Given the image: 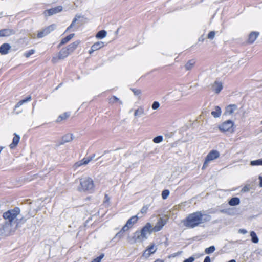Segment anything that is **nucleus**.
I'll return each instance as SVG.
<instances>
[{
	"label": "nucleus",
	"mask_w": 262,
	"mask_h": 262,
	"mask_svg": "<svg viewBox=\"0 0 262 262\" xmlns=\"http://www.w3.org/2000/svg\"><path fill=\"white\" fill-rule=\"evenodd\" d=\"M211 219V216L210 215L197 211L190 214L183 221V223L185 226L193 228L201 224L210 221Z\"/></svg>",
	"instance_id": "obj_1"
},
{
	"label": "nucleus",
	"mask_w": 262,
	"mask_h": 262,
	"mask_svg": "<svg viewBox=\"0 0 262 262\" xmlns=\"http://www.w3.org/2000/svg\"><path fill=\"white\" fill-rule=\"evenodd\" d=\"M153 231L152 226L150 223H147L140 231L137 230L132 237L134 243L141 242L143 239H147V235L150 234Z\"/></svg>",
	"instance_id": "obj_2"
},
{
	"label": "nucleus",
	"mask_w": 262,
	"mask_h": 262,
	"mask_svg": "<svg viewBox=\"0 0 262 262\" xmlns=\"http://www.w3.org/2000/svg\"><path fill=\"white\" fill-rule=\"evenodd\" d=\"M80 186L78 189L80 191H88L92 192L94 190V181L89 177L82 178L80 180Z\"/></svg>",
	"instance_id": "obj_3"
},
{
	"label": "nucleus",
	"mask_w": 262,
	"mask_h": 262,
	"mask_svg": "<svg viewBox=\"0 0 262 262\" xmlns=\"http://www.w3.org/2000/svg\"><path fill=\"white\" fill-rule=\"evenodd\" d=\"M140 213H138L137 215L132 216L126 222L125 225L122 228L121 230L118 232L116 237H118L121 238L123 236L124 232L128 231L129 229H130L137 222L138 218L141 217V216H138Z\"/></svg>",
	"instance_id": "obj_4"
},
{
	"label": "nucleus",
	"mask_w": 262,
	"mask_h": 262,
	"mask_svg": "<svg viewBox=\"0 0 262 262\" xmlns=\"http://www.w3.org/2000/svg\"><path fill=\"white\" fill-rule=\"evenodd\" d=\"M20 210L18 207H15L13 209H10L3 213V216L6 222L13 224L15 222L17 216L19 214Z\"/></svg>",
	"instance_id": "obj_5"
},
{
	"label": "nucleus",
	"mask_w": 262,
	"mask_h": 262,
	"mask_svg": "<svg viewBox=\"0 0 262 262\" xmlns=\"http://www.w3.org/2000/svg\"><path fill=\"white\" fill-rule=\"evenodd\" d=\"M220 156V152L216 150H211L207 155V156L205 158V161L203 163V165L202 166V169H205L206 168L209 163L212 161L214 160H215L219 158Z\"/></svg>",
	"instance_id": "obj_6"
},
{
	"label": "nucleus",
	"mask_w": 262,
	"mask_h": 262,
	"mask_svg": "<svg viewBox=\"0 0 262 262\" xmlns=\"http://www.w3.org/2000/svg\"><path fill=\"white\" fill-rule=\"evenodd\" d=\"M233 125L234 122L230 120H228L219 125L218 128L222 132H229L232 133L233 132Z\"/></svg>",
	"instance_id": "obj_7"
},
{
	"label": "nucleus",
	"mask_w": 262,
	"mask_h": 262,
	"mask_svg": "<svg viewBox=\"0 0 262 262\" xmlns=\"http://www.w3.org/2000/svg\"><path fill=\"white\" fill-rule=\"evenodd\" d=\"M13 224L10 223L5 222L1 225L0 227V235L8 236L12 231V226Z\"/></svg>",
	"instance_id": "obj_8"
},
{
	"label": "nucleus",
	"mask_w": 262,
	"mask_h": 262,
	"mask_svg": "<svg viewBox=\"0 0 262 262\" xmlns=\"http://www.w3.org/2000/svg\"><path fill=\"white\" fill-rule=\"evenodd\" d=\"M67 48H62L58 53L56 57H53L52 59V61L53 63H56L58 60L63 59L67 57L70 54Z\"/></svg>",
	"instance_id": "obj_9"
},
{
	"label": "nucleus",
	"mask_w": 262,
	"mask_h": 262,
	"mask_svg": "<svg viewBox=\"0 0 262 262\" xmlns=\"http://www.w3.org/2000/svg\"><path fill=\"white\" fill-rule=\"evenodd\" d=\"M56 28L55 24H52L46 28L43 29L38 32L37 37L39 38H42L49 34H50L51 32H52Z\"/></svg>",
	"instance_id": "obj_10"
},
{
	"label": "nucleus",
	"mask_w": 262,
	"mask_h": 262,
	"mask_svg": "<svg viewBox=\"0 0 262 262\" xmlns=\"http://www.w3.org/2000/svg\"><path fill=\"white\" fill-rule=\"evenodd\" d=\"M95 156V154H93L92 156L88 158H84L80 161L77 162L74 165L75 168L80 167L82 165H86L88 164Z\"/></svg>",
	"instance_id": "obj_11"
},
{
	"label": "nucleus",
	"mask_w": 262,
	"mask_h": 262,
	"mask_svg": "<svg viewBox=\"0 0 262 262\" xmlns=\"http://www.w3.org/2000/svg\"><path fill=\"white\" fill-rule=\"evenodd\" d=\"M62 10V7L61 6H58L54 8H51L47 10L44 12V13L46 15L51 16L53 14H56L58 12H61Z\"/></svg>",
	"instance_id": "obj_12"
},
{
	"label": "nucleus",
	"mask_w": 262,
	"mask_h": 262,
	"mask_svg": "<svg viewBox=\"0 0 262 262\" xmlns=\"http://www.w3.org/2000/svg\"><path fill=\"white\" fill-rule=\"evenodd\" d=\"M165 224L166 221L162 218H160L158 220L156 225L153 228L152 227L153 231L156 232L160 231Z\"/></svg>",
	"instance_id": "obj_13"
},
{
	"label": "nucleus",
	"mask_w": 262,
	"mask_h": 262,
	"mask_svg": "<svg viewBox=\"0 0 262 262\" xmlns=\"http://www.w3.org/2000/svg\"><path fill=\"white\" fill-rule=\"evenodd\" d=\"M16 33V31L13 29H4L0 30V36L8 37Z\"/></svg>",
	"instance_id": "obj_14"
},
{
	"label": "nucleus",
	"mask_w": 262,
	"mask_h": 262,
	"mask_svg": "<svg viewBox=\"0 0 262 262\" xmlns=\"http://www.w3.org/2000/svg\"><path fill=\"white\" fill-rule=\"evenodd\" d=\"M223 83L221 81H215L212 84V90L216 94H219L223 89Z\"/></svg>",
	"instance_id": "obj_15"
},
{
	"label": "nucleus",
	"mask_w": 262,
	"mask_h": 262,
	"mask_svg": "<svg viewBox=\"0 0 262 262\" xmlns=\"http://www.w3.org/2000/svg\"><path fill=\"white\" fill-rule=\"evenodd\" d=\"M104 46V43L103 41H98L93 44L91 49L89 50V54H91L94 51H97L101 48H102Z\"/></svg>",
	"instance_id": "obj_16"
},
{
	"label": "nucleus",
	"mask_w": 262,
	"mask_h": 262,
	"mask_svg": "<svg viewBox=\"0 0 262 262\" xmlns=\"http://www.w3.org/2000/svg\"><path fill=\"white\" fill-rule=\"evenodd\" d=\"M11 46L9 43H5L0 47V53L2 55H6L9 53Z\"/></svg>",
	"instance_id": "obj_17"
},
{
	"label": "nucleus",
	"mask_w": 262,
	"mask_h": 262,
	"mask_svg": "<svg viewBox=\"0 0 262 262\" xmlns=\"http://www.w3.org/2000/svg\"><path fill=\"white\" fill-rule=\"evenodd\" d=\"M259 33L258 32H251L248 37V42L249 43H253L254 41L257 39L259 35Z\"/></svg>",
	"instance_id": "obj_18"
},
{
	"label": "nucleus",
	"mask_w": 262,
	"mask_h": 262,
	"mask_svg": "<svg viewBox=\"0 0 262 262\" xmlns=\"http://www.w3.org/2000/svg\"><path fill=\"white\" fill-rule=\"evenodd\" d=\"M73 139V135L68 134L65 135H64L61 139V141L60 143V145H63L65 144L66 143L69 142L71 141H72Z\"/></svg>",
	"instance_id": "obj_19"
},
{
	"label": "nucleus",
	"mask_w": 262,
	"mask_h": 262,
	"mask_svg": "<svg viewBox=\"0 0 262 262\" xmlns=\"http://www.w3.org/2000/svg\"><path fill=\"white\" fill-rule=\"evenodd\" d=\"M14 137H13V141L11 144L9 145L11 149H13L19 143L20 140V136L14 133Z\"/></svg>",
	"instance_id": "obj_20"
},
{
	"label": "nucleus",
	"mask_w": 262,
	"mask_h": 262,
	"mask_svg": "<svg viewBox=\"0 0 262 262\" xmlns=\"http://www.w3.org/2000/svg\"><path fill=\"white\" fill-rule=\"evenodd\" d=\"M237 106L236 105H229L226 108V111L225 112V115H231L234 111L236 109Z\"/></svg>",
	"instance_id": "obj_21"
},
{
	"label": "nucleus",
	"mask_w": 262,
	"mask_h": 262,
	"mask_svg": "<svg viewBox=\"0 0 262 262\" xmlns=\"http://www.w3.org/2000/svg\"><path fill=\"white\" fill-rule=\"evenodd\" d=\"M222 113V110L220 107L216 106L214 107V110L212 111L211 114L214 118H219Z\"/></svg>",
	"instance_id": "obj_22"
},
{
	"label": "nucleus",
	"mask_w": 262,
	"mask_h": 262,
	"mask_svg": "<svg viewBox=\"0 0 262 262\" xmlns=\"http://www.w3.org/2000/svg\"><path fill=\"white\" fill-rule=\"evenodd\" d=\"M196 61L195 59H191L188 61L185 66V68L186 70H191L195 64Z\"/></svg>",
	"instance_id": "obj_23"
},
{
	"label": "nucleus",
	"mask_w": 262,
	"mask_h": 262,
	"mask_svg": "<svg viewBox=\"0 0 262 262\" xmlns=\"http://www.w3.org/2000/svg\"><path fill=\"white\" fill-rule=\"evenodd\" d=\"M239 203L240 199L238 197L232 198L228 202V204L231 206L238 205Z\"/></svg>",
	"instance_id": "obj_24"
},
{
	"label": "nucleus",
	"mask_w": 262,
	"mask_h": 262,
	"mask_svg": "<svg viewBox=\"0 0 262 262\" xmlns=\"http://www.w3.org/2000/svg\"><path fill=\"white\" fill-rule=\"evenodd\" d=\"M79 43V42L78 41H76L70 44L69 45H68L66 48L67 49H69L68 51L71 53L74 50L76 49V48L77 47Z\"/></svg>",
	"instance_id": "obj_25"
},
{
	"label": "nucleus",
	"mask_w": 262,
	"mask_h": 262,
	"mask_svg": "<svg viewBox=\"0 0 262 262\" xmlns=\"http://www.w3.org/2000/svg\"><path fill=\"white\" fill-rule=\"evenodd\" d=\"M75 35V34L72 33L69 35H68L67 37L63 38L61 40L60 43H59V46H62L63 45L66 44L68 41H69Z\"/></svg>",
	"instance_id": "obj_26"
},
{
	"label": "nucleus",
	"mask_w": 262,
	"mask_h": 262,
	"mask_svg": "<svg viewBox=\"0 0 262 262\" xmlns=\"http://www.w3.org/2000/svg\"><path fill=\"white\" fill-rule=\"evenodd\" d=\"M156 252V249H154V245H152L145 250L144 253V255H147V256L150 255L151 254L154 253Z\"/></svg>",
	"instance_id": "obj_27"
},
{
	"label": "nucleus",
	"mask_w": 262,
	"mask_h": 262,
	"mask_svg": "<svg viewBox=\"0 0 262 262\" xmlns=\"http://www.w3.org/2000/svg\"><path fill=\"white\" fill-rule=\"evenodd\" d=\"M31 100V97L30 96H29L28 97H26L25 99H23L20 101H19L15 106V108H18L20 107L21 105H23L24 103L27 102L28 101H30Z\"/></svg>",
	"instance_id": "obj_28"
},
{
	"label": "nucleus",
	"mask_w": 262,
	"mask_h": 262,
	"mask_svg": "<svg viewBox=\"0 0 262 262\" xmlns=\"http://www.w3.org/2000/svg\"><path fill=\"white\" fill-rule=\"evenodd\" d=\"M144 110L142 107H140L135 111L134 116L135 117H140L142 115H144Z\"/></svg>",
	"instance_id": "obj_29"
},
{
	"label": "nucleus",
	"mask_w": 262,
	"mask_h": 262,
	"mask_svg": "<svg viewBox=\"0 0 262 262\" xmlns=\"http://www.w3.org/2000/svg\"><path fill=\"white\" fill-rule=\"evenodd\" d=\"M70 116V114L68 113H64L58 117V118L56 120V122H59L63 120H66Z\"/></svg>",
	"instance_id": "obj_30"
},
{
	"label": "nucleus",
	"mask_w": 262,
	"mask_h": 262,
	"mask_svg": "<svg viewBox=\"0 0 262 262\" xmlns=\"http://www.w3.org/2000/svg\"><path fill=\"white\" fill-rule=\"evenodd\" d=\"M106 34H107L106 31L103 30H101V31H99L97 33L96 37L99 39H102L106 36Z\"/></svg>",
	"instance_id": "obj_31"
},
{
	"label": "nucleus",
	"mask_w": 262,
	"mask_h": 262,
	"mask_svg": "<svg viewBox=\"0 0 262 262\" xmlns=\"http://www.w3.org/2000/svg\"><path fill=\"white\" fill-rule=\"evenodd\" d=\"M80 16L76 15L75 17L73 19L71 25L67 28L65 33L70 31V30L74 27L75 23L77 21L78 18H80Z\"/></svg>",
	"instance_id": "obj_32"
},
{
	"label": "nucleus",
	"mask_w": 262,
	"mask_h": 262,
	"mask_svg": "<svg viewBox=\"0 0 262 262\" xmlns=\"http://www.w3.org/2000/svg\"><path fill=\"white\" fill-rule=\"evenodd\" d=\"M250 236L251 237V241L253 243L256 244L258 242L259 239L254 231L250 232Z\"/></svg>",
	"instance_id": "obj_33"
},
{
	"label": "nucleus",
	"mask_w": 262,
	"mask_h": 262,
	"mask_svg": "<svg viewBox=\"0 0 262 262\" xmlns=\"http://www.w3.org/2000/svg\"><path fill=\"white\" fill-rule=\"evenodd\" d=\"M119 102L120 104H122V102L117 97L113 96L108 99V103L110 104H114L115 102Z\"/></svg>",
	"instance_id": "obj_34"
},
{
	"label": "nucleus",
	"mask_w": 262,
	"mask_h": 262,
	"mask_svg": "<svg viewBox=\"0 0 262 262\" xmlns=\"http://www.w3.org/2000/svg\"><path fill=\"white\" fill-rule=\"evenodd\" d=\"M250 165H251V166L262 165V159H259L251 161L250 162Z\"/></svg>",
	"instance_id": "obj_35"
},
{
	"label": "nucleus",
	"mask_w": 262,
	"mask_h": 262,
	"mask_svg": "<svg viewBox=\"0 0 262 262\" xmlns=\"http://www.w3.org/2000/svg\"><path fill=\"white\" fill-rule=\"evenodd\" d=\"M215 250V247L214 246H211L208 248H207L205 249V253L206 254H209L212 253Z\"/></svg>",
	"instance_id": "obj_36"
},
{
	"label": "nucleus",
	"mask_w": 262,
	"mask_h": 262,
	"mask_svg": "<svg viewBox=\"0 0 262 262\" xmlns=\"http://www.w3.org/2000/svg\"><path fill=\"white\" fill-rule=\"evenodd\" d=\"M163 140L162 136H158L153 139V142L155 143H159L161 142Z\"/></svg>",
	"instance_id": "obj_37"
},
{
	"label": "nucleus",
	"mask_w": 262,
	"mask_h": 262,
	"mask_svg": "<svg viewBox=\"0 0 262 262\" xmlns=\"http://www.w3.org/2000/svg\"><path fill=\"white\" fill-rule=\"evenodd\" d=\"M169 194V191L168 190H164L162 192V196L163 199H166Z\"/></svg>",
	"instance_id": "obj_38"
},
{
	"label": "nucleus",
	"mask_w": 262,
	"mask_h": 262,
	"mask_svg": "<svg viewBox=\"0 0 262 262\" xmlns=\"http://www.w3.org/2000/svg\"><path fill=\"white\" fill-rule=\"evenodd\" d=\"M149 206L146 205H144L141 209L140 213L142 214H145L147 213Z\"/></svg>",
	"instance_id": "obj_39"
},
{
	"label": "nucleus",
	"mask_w": 262,
	"mask_h": 262,
	"mask_svg": "<svg viewBox=\"0 0 262 262\" xmlns=\"http://www.w3.org/2000/svg\"><path fill=\"white\" fill-rule=\"evenodd\" d=\"M104 254L102 253L99 256L94 259L91 262H101V259L104 257Z\"/></svg>",
	"instance_id": "obj_40"
},
{
	"label": "nucleus",
	"mask_w": 262,
	"mask_h": 262,
	"mask_svg": "<svg viewBox=\"0 0 262 262\" xmlns=\"http://www.w3.org/2000/svg\"><path fill=\"white\" fill-rule=\"evenodd\" d=\"M34 52H35V50H33V49L30 50L29 51H28V52L25 53V56L26 57L28 58L31 55L33 54L34 53Z\"/></svg>",
	"instance_id": "obj_41"
},
{
	"label": "nucleus",
	"mask_w": 262,
	"mask_h": 262,
	"mask_svg": "<svg viewBox=\"0 0 262 262\" xmlns=\"http://www.w3.org/2000/svg\"><path fill=\"white\" fill-rule=\"evenodd\" d=\"M160 106V103L158 101H154L152 104V108L153 110H157Z\"/></svg>",
	"instance_id": "obj_42"
},
{
	"label": "nucleus",
	"mask_w": 262,
	"mask_h": 262,
	"mask_svg": "<svg viewBox=\"0 0 262 262\" xmlns=\"http://www.w3.org/2000/svg\"><path fill=\"white\" fill-rule=\"evenodd\" d=\"M131 90L135 95L138 96L141 94V91L139 89H132Z\"/></svg>",
	"instance_id": "obj_43"
},
{
	"label": "nucleus",
	"mask_w": 262,
	"mask_h": 262,
	"mask_svg": "<svg viewBox=\"0 0 262 262\" xmlns=\"http://www.w3.org/2000/svg\"><path fill=\"white\" fill-rule=\"evenodd\" d=\"M215 33L214 31H210L208 34V38L213 39L214 38Z\"/></svg>",
	"instance_id": "obj_44"
},
{
	"label": "nucleus",
	"mask_w": 262,
	"mask_h": 262,
	"mask_svg": "<svg viewBox=\"0 0 262 262\" xmlns=\"http://www.w3.org/2000/svg\"><path fill=\"white\" fill-rule=\"evenodd\" d=\"M194 259L195 258L191 256L188 258L184 260L183 262H193L194 260Z\"/></svg>",
	"instance_id": "obj_45"
},
{
	"label": "nucleus",
	"mask_w": 262,
	"mask_h": 262,
	"mask_svg": "<svg viewBox=\"0 0 262 262\" xmlns=\"http://www.w3.org/2000/svg\"><path fill=\"white\" fill-rule=\"evenodd\" d=\"M238 233L243 234H245L247 233V231L245 229H240L238 230Z\"/></svg>",
	"instance_id": "obj_46"
},
{
	"label": "nucleus",
	"mask_w": 262,
	"mask_h": 262,
	"mask_svg": "<svg viewBox=\"0 0 262 262\" xmlns=\"http://www.w3.org/2000/svg\"><path fill=\"white\" fill-rule=\"evenodd\" d=\"M203 262H211V259H210V258L209 257V256H206Z\"/></svg>",
	"instance_id": "obj_47"
},
{
	"label": "nucleus",
	"mask_w": 262,
	"mask_h": 262,
	"mask_svg": "<svg viewBox=\"0 0 262 262\" xmlns=\"http://www.w3.org/2000/svg\"><path fill=\"white\" fill-rule=\"evenodd\" d=\"M220 212L224 213H227L228 210L227 209H222L220 210Z\"/></svg>",
	"instance_id": "obj_48"
},
{
	"label": "nucleus",
	"mask_w": 262,
	"mask_h": 262,
	"mask_svg": "<svg viewBox=\"0 0 262 262\" xmlns=\"http://www.w3.org/2000/svg\"><path fill=\"white\" fill-rule=\"evenodd\" d=\"M260 179V183H259V185L262 187V177H260L259 178Z\"/></svg>",
	"instance_id": "obj_49"
},
{
	"label": "nucleus",
	"mask_w": 262,
	"mask_h": 262,
	"mask_svg": "<svg viewBox=\"0 0 262 262\" xmlns=\"http://www.w3.org/2000/svg\"><path fill=\"white\" fill-rule=\"evenodd\" d=\"M228 262H236V261L234 259H232V260H230V261H229Z\"/></svg>",
	"instance_id": "obj_50"
},
{
	"label": "nucleus",
	"mask_w": 262,
	"mask_h": 262,
	"mask_svg": "<svg viewBox=\"0 0 262 262\" xmlns=\"http://www.w3.org/2000/svg\"><path fill=\"white\" fill-rule=\"evenodd\" d=\"M105 198L106 199H108V196H107V194H106V195H105Z\"/></svg>",
	"instance_id": "obj_51"
},
{
	"label": "nucleus",
	"mask_w": 262,
	"mask_h": 262,
	"mask_svg": "<svg viewBox=\"0 0 262 262\" xmlns=\"http://www.w3.org/2000/svg\"><path fill=\"white\" fill-rule=\"evenodd\" d=\"M261 123V124H262V121H261V123Z\"/></svg>",
	"instance_id": "obj_52"
}]
</instances>
